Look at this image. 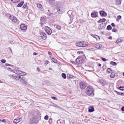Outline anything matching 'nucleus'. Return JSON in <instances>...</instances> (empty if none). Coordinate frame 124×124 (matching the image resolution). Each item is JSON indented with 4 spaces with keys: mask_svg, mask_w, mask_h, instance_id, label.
Listing matches in <instances>:
<instances>
[{
    "mask_svg": "<svg viewBox=\"0 0 124 124\" xmlns=\"http://www.w3.org/2000/svg\"><path fill=\"white\" fill-rule=\"evenodd\" d=\"M21 29L23 30H25L27 29L26 26L24 24H21L20 25Z\"/></svg>",
    "mask_w": 124,
    "mask_h": 124,
    "instance_id": "10",
    "label": "nucleus"
},
{
    "mask_svg": "<svg viewBox=\"0 0 124 124\" xmlns=\"http://www.w3.org/2000/svg\"><path fill=\"white\" fill-rule=\"evenodd\" d=\"M123 39L120 38H119L117 39L115 43L116 44H119L121 43L123 41Z\"/></svg>",
    "mask_w": 124,
    "mask_h": 124,
    "instance_id": "12",
    "label": "nucleus"
},
{
    "mask_svg": "<svg viewBox=\"0 0 124 124\" xmlns=\"http://www.w3.org/2000/svg\"><path fill=\"white\" fill-rule=\"evenodd\" d=\"M47 1H49L50 3L51 2H52L53 1V0H47Z\"/></svg>",
    "mask_w": 124,
    "mask_h": 124,
    "instance_id": "49",
    "label": "nucleus"
},
{
    "mask_svg": "<svg viewBox=\"0 0 124 124\" xmlns=\"http://www.w3.org/2000/svg\"><path fill=\"white\" fill-rule=\"evenodd\" d=\"M43 18H42V17H41V19H40V20H42V19Z\"/></svg>",
    "mask_w": 124,
    "mask_h": 124,
    "instance_id": "59",
    "label": "nucleus"
},
{
    "mask_svg": "<svg viewBox=\"0 0 124 124\" xmlns=\"http://www.w3.org/2000/svg\"><path fill=\"white\" fill-rule=\"evenodd\" d=\"M37 6L39 8H42V6L41 5L39 4H37Z\"/></svg>",
    "mask_w": 124,
    "mask_h": 124,
    "instance_id": "30",
    "label": "nucleus"
},
{
    "mask_svg": "<svg viewBox=\"0 0 124 124\" xmlns=\"http://www.w3.org/2000/svg\"><path fill=\"white\" fill-rule=\"evenodd\" d=\"M111 25L114 28H115L116 27V25H115L113 23H112L111 24Z\"/></svg>",
    "mask_w": 124,
    "mask_h": 124,
    "instance_id": "42",
    "label": "nucleus"
},
{
    "mask_svg": "<svg viewBox=\"0 0 124 124\" xmlns=\"http://www.w3.org/2000/svg\"><path fill=\"white\" fill-rule=\"evenodd\" d=\"M110 64L114 66H116L117 65V63L115 62L111 61L110 62Z\"/></svg>",
    "mask_w": 124,
    "mask_h": 124,
    "instance_id": "19",
    "label": "nucleus"
},
{
    "mask_svg": "<svg viewBox=\"0 0 124 124\" xmlns=\"http://www.w3.org/2000/svg\"><path fill=\"white\" fill-rule=\"evenodd\" d=\"M37 70L38 71H40V69L39 67L37 68Z\"/></svg>",
    "mask_w": 124,
    "mask_h": 124,
    "instance_id": "50",
    "label": "nucleus"
},
{
    "mask_svg": "<svg viewBox=\"0 0 124 124\" xmlns=\"http://www.w3.org/2000/svg\"><path fill=\"white\" fill-rule=\"evenodd\" d=\"M5 65L6 66H12V65H10V64L6 63L5 64Z\"/></svg>",
    "mask_w": 124,
    "mask_h": 124,
    "instance_id": "40",
    "label": "nucleus"
},
{
    "mask_svg": "<svg viewBox=\"0 0 124 124\" xmlns=\"http://www.w3.org/2000/svg\"><path fill=\"white\" fill-rule=\"evenodd\" d=\"M73 13V11L71 10H70L68 11L67 13L69 14V16H71Z\"/></svg>",
    "mask_w": 124,
    "mask_h": 124,
    "instance_id": "21",
    "label": "nucleus"
},
{
    "mask_svg": "<svg viewBox=\"0 0 124 124\" xmlns=\"http://www.w3.org/2000/svg\"><path fill=\"white\" fill-rule=\"evenodd\" d=\"M76 46L79 47H83L88 45V43L84 41L77 42L76 43Z\"/></svg>",
    "mask_w": 124,
    "mask_h": 124,
    "instance_id": "2",
    "label": "nucleus"
},
{
    "mask_svg": "<svg viewBox=\"0 0 124 124\" xmlns=\"http://www.w3.org/2000/svg\"><path fill=\"white\" fill-rule=\"evenodd\" d=\"M48 116L46 115L44 117V119L46 120H47L48 119Z\"/></svg>",
    "mask_w": 124,
    "mask_h": 124,
    "instance_id": "39",
    "label": "nucleus"
},
{
    "mask_svg": "<svg viewBox=\"0 0 124 124\" xmlns=\"http://www.w3.org/2000/svg\"><path fill=\"white\" fill-rule=\"evenodd\" d=\"M17 77H16V80H18L21 78V77L20 76L18 75H17Z\"/></svg>",
    "mask_w": 124,
    "mask_h": 124,
    "instance_id": "34",
    "label": "nucleus"
},
{
    "mask_svg": "<svg viewBox=\"0 0 124 124\" xmlns=\"http://www.w3.org/2000/svg\"><path fill=\"white\" fill-rule=\"evenodd\" d=\"M48 54L49 55H52V53H51V52H49V51H48Z\"/></svg>",
    "mask_w": 124,
    "mask_h": 124,
    "instance_id": "47",
    "label": "nucleus"
},
{
    "mask_svg": "<svg viewBox=\"0 0 124 124\" xmlns=\"http://www.w3.org/2000/svg\"><path fill=\"white\" fill-rule=\"evenodd\" d=\"M122 95H124V93H122Z\"/></svg>",
    "mask_w": 124,
    "mask_h": 124,
    "instance_id": "58",
    "label": "nucleus"
},
{
    "mask_svg": "<svg viewBox=\"0 0 124 124\" xmlns=\"http://www.w3.org/2000/svg\"><path fill=\"white\" fill-rule=\"evenodd\" d=\"M57 10L59 13H62L63 12L61 10V9L60 8H58L57 9Z\"/></svg>",
    "mask_w": 124,
    "mask_h": 124,
    "instance_id": "26",
    "label": "nucleus"
},
{
    "mask_svg": "<svg viewBox=\"0 0 124 124\" xmlns=\"http://www.w3.org/2000/svg\"><path fill=\"white\" fill-rule=\"evenodd\" d=\"M24 6H25V7H24V6H23V7H24V8H26V6H25V5H24Z\"/></svg>",
    "mask_w": 124,
    "mask_h": 124,
    "instance_id": "57",
    "label": "nucleus"
},
{
    "mask_svg": "<svg viewBox=\"0 0 124 124\" xmlns=\"http://www.w3.org/2000/svg\"><path fill=\"white\" fill-rule=\"evenodd\" d=\"M0 61L3 63H4L6 62V60L4 59H2L0 60Z\"/></svg>",
    "mask_w": 124,
    "mask_h": 124,
    "instance_id": "38",
    "label": "nucleus"
},
{
    "mask_svg": "<svg viewBox=\"0 0 124 124\" xmlns=\"http://www.w3.org/2000/svg\"><path fill=\"white\" fill-rule=\"evenodd\" d=\"M96 39H97V38H99V36H97V35H96Z\"/></svg>",
    "mask_w": 124,
    "mask_h": 124,
    "instance_id": "53",
    "label": "nucleus"
},
{
    "mask_svg": "<svg viewBox=\"0 0 124 124\" xmlns=\"http://www.w3.org/2000/svg\"><path fill=\"white\" fill-rule=\"evenodd\" d=\"M98 66H101V64L100 63H99Z\"/></svg>",
    "mask_w": 124,
    "mask_h": 124,
    "instance_id": "55",
    "label": "nucleus"
},
{
    "mask_svg": "<svg viewBox=\"0 0 124 124\" xmlns=\"http://www.w3.org/2000/svg\"><path fill=\"white\" fill-rule=\"evenodd\" d=\"M106 19L105 18H103L99 20L98 22L99 23H101L105 22Z\"/></svg>",
    "mask_w": 124,
    "mask_h": 124,
    "instance_id": "16",
    "label": "nucleus"
},
{
    "mask_svg": "<svg viewBox=\"0 0 124 124\" xmlns=\"http://www.w3.org/2000/svg\"><path fill=\"white\" fill-rule=\"evenodd\" d=\"M13 42V41L12 40H10V41H9L8 42L10 44H12Z\"/></svg>",
    "mask_w": 124,
    "mask_h": 124,
    "instance_id": "46",
    "label": "nucleus"
},
{
    "mask_svg": "<svg viewBox=\"0 0 124 124\" xmlns=\"http://www.w3.org/2000/svg\"><path fill=\"white\" fill-rule=\"evenodd\" d=\"M0 121L2 122L5 123L6 122H7V120L5 119H1V121Z\"/></svg>",
    "mask_w": 124,
    "mask_h": 124,
    "instance_id": "31",
    "label": "nucleus"
},
{
    "mask_svg": "<svg viewBox=\"0 0 124 124\" xmlns=\"http://www.w3.org/2000/svg\"><path fill=\"white\" fill-rule=\"evenodd\" d=\"M45 30L46 31L48 35H50L51 34L52 32V30L49 27L46 26L45 27Z\"/></svg>",
    "mask_w": 124,
    "mask_h": 124,
    "instance_id": "5",
    "label": "nucleus"
},
{
    "mask_svg": "<svg viewBox=\"0 0 124 124\" xmlns=\"http://www.w3.org/2000/svg\"><path fill=\"white\" fill-rule=\"evenodd\" d=\"M22 119V117H17L14 120L13 122L17 124L21 121Z\"/></svg>",
    "mask_w": 124,
    "mask_h": 124,
    "instance_id": "6",
    "label": "nucleus"
},
{
    "mask_svg": "<svg viewBox=\"0 0 124 124\" xmlns=\"http://www.w3.org/2000/svg\"><path fill=\"white\" fill-rule=\"evenodd\" d=\"M23 3V1L21 2L17 5V6L18 7H21L22 6Z\"/></svg>",
    "mask_w": 124,
    "mask_h": 124,
    "instance_id": "18",
    "label": "nucleus"
},
{
    "mask_svg": "<svg viewBox=\"0 0 124 124\" xmlns=\"http://www.w3.org/2000/svg\"><path fill=\"white\" fill-rule=\"evenodd\" d=\"M77 53L79 54H82L83 53V52L82 51H78L77 52Z\"/></svg>",
    "mask_w": 124,
    "mask_h": 124,
    "instance_id": "36",
    "label": "nucleus"
},
{
    "mask_svg": "<svg viewBox=\"0 0 124 124\" xmlns=\"http://www.w3.org/2000/svg\"><path fill=\"white\" fill-rule=\"evenodd\" d=\"M79 85L81 89H84L86 86V83L84 81L81 82Z\"/></svg>",
    "mask_w": 124,
    "mask_h": 124,
    "instance_id": "4",
    "label": "nucleus"
},
{
    "mask_svg": "<svg viewBox=\"0 0 124 124\" xmlns=\"http://www.w3.org/2000/svg\"><path fill=\"white\" fill-rule=\"evenodd\" d=\"M20 81L21 82H22L23 84H26V82L25 81V79L23 78L22 79H21L20 80Z\"/></svg>",
    "mask_w": 124,
    "mask_h": 124,
    "instance_id": "20",
    "label": "nucleus"
},
{
    "mask_svg": "<svg viewBox=\"0 0 124 124\" xmlns=\"http://www.w3.org/2000/svg\"><path fill=\"white\" fill-rule=\"evenodd\" d=\"M91 16L92 17H96L98 16V13L97 12H93L91 13Z\"/></svg>",
    "mask_w": 124,
    "mask_h": 124,
    "instance_id": "8",
    "label": "nucleus"
},
{
    "mask_svg": "<svg viewBox=\"0 0 124 124\" xmlns=\"http://www.w3.org/2000/svg\"><path fill=\"white\" fill-rule=\"evenodd\" d=\"M71 63L72 64H75V62H74L71 61Z\"/></svg>",
    "mask_w": 124,
    "mask_h": 124,
    "instance_id": "52",
    "label": "nucleus"
},
{
    "mask_svg": "<svg viewBox=\"0 0 124 124\" xmlns=\"http://www.w3.org/2000/svg\"><path fill=\"white\" fill-rule=\"evenodd\" d=\"M20 0H11V1L13 3H17Z\"/></svg>",
    "mask_w": 124,
    "mask_h": 124,
    "instance_id": "32",
    "label": "nucleus"
},
{
    "mask_svg": "<svg viewBox=\"0 0 124 124\" xmlns=\"http://www.w3.org/2000/svg\"><path fill=\"white\" fill-rule=\"evenodd\" d=\"M40 37L41 38L43 39H46V34H45L44 32H41L40 33Z\"/></svg>",
    "mask_w": 124,
    "mask_h": 124,
    "instance_id": "11",
    "label": "nucleus"
},
{
    "mask_svg": "<svg viewBox=\"0 0 124 124\" xmlns=\"http://www.w3.org/2000/svg\"><path fill=\"white\" fill-rule=\"evenodd\" d=\"M120 89V90L123 91L124 90V86H120V87L118 88Z\"/></svg>",
    "mask_w": 124,
    "mask_h": 124,
    "instance_id": "29",
    "label": "nucleus"
},
{
    "mask_svg": "<svg viewBox=\"0 0 124 124\" xmlns=\"http://www.w3.org/2000/svg\"><path fill=\"white\" fill-rule=\"evenodd\" d=\"M121 16H117V18L116 19V20L117 21H119V20L121 18Z\"/></svg>",
    "mask_w": 124,
    "mask_h": 124,
    "instance_id": "28",
    "label": "nucleus"
},
{
    "mask_svg": "<svg viewBox=\"0 0 124 124\" xmlns=\"http://www.w3.org/2000/svg\"><path fill=\"white\" fill-rule=\"evenodd\" d=\"M100 15L102 16H106V13L103 11H101L100 12Z\"/></svg>",
    "mask_w": 124,
    "mask_h": 124,
    "instance_id": "14",
    "label": "nucleus"
},
{
    "mask_svg": "<svg viewBox=\"0 0 124 124\" xmlns=\"http://www.w3.org/2000/svg\"><path fill=\"white\" fill-rule=\"evenodd\" d=\"M115 92L116 93L120 95H122V93H120L119 92H118L117 91H115Z\"/></svg>",
    "mask_w": 124,
    "mask_h": 124,
    "instance_id": "37",
    "label": "nucleus"
},
{
    "mask_svg": "<svg viewBox=\"0 0 124 124\" xmlns=\"http://www.w3.org/2000/svg\"><path fill=\"white\" fill-rule=\"evenodd\" d=\"M112 37L111 36H110V37H108V38L109 39H112Z\"/></svg>",
    "mask_w": 124,
    "mask_h": 124,
    "instance_id": "54",
    "label": "nucleus"
},
{
    "mask_svg": "<svg viewBox=\"0 0 124 124\" xmlns=\"http://www.w3.org/2000/svg\"><path fill=\"white\" fill-rule=\"evenodd\" d=\"M13 71L14 73L19 76H23L26 75V73L25 72L18 70H14Z\"/></svg>",
    "mask_w": 124,
    "mask_h": 124,
    "instance_id": "3",
    "label": "nucleus"
},
{
    "mask_svg": "<svg viewBox=\"0 0 124 124\" xmlns=\"http://www.w3.org/2000/svg\"><path fill=\"white\" fill-rule=\"evenodd\" d=\"M54 27L55 28H56L58 30H60L61 29V27L58 25H54Z\"/></svg>",
    "mask_w": 124,
    "mask_h": 124,
    "instance_id": "17",
    "label": "nucleus"
},
{
    "mask_svg": "<svg viewBox=\"0 0 124 124\" xmlns=\"http://www.w3.org/2000/svg\"><path fill=\"white\" fill-rule=\"evenodd\" d=\"M115 74L112 72L110 75V77L111 78H113L115 77Z\"/></svg>",
    "mask_w": 124,
    "mask_h": 124,
    "instance_id": "23",
    "label": "nucleus"
},
{
    "mask_svg": "<svg viewBox=\"0 0 124 124\" xmlns=\"http://www.w3.org/2000/svg\"><path fill=\"white\" fill-rule=\"evenodd\" d=\"M51 98L52 99L54 100H57V99L55 97H52Z\"/></svg>",
    "mask_w": 124,
    "mask_h": 124,
    "instance_id": "44",
    "label": "nucleus"
},
{
    "mask_svg": "<svg viewBox=\"0 0 124 124\" xmlns=\"http://www.w3.org/2000/svg\"><path fill=\"white\" fill-rule=\"evenodd\" d=\"M94 46L95 47L98 49L100 48L101 47V45L98 43L95 44L94 45Z\"/></svg>",
    "mask_w": 124,
    "mask_h": 124,
    "instance_id": "13",
    "label": "nucleus"
},
{
    "mask_svg": "<svg viewBox=\"0 0 124 124\" xmlns=\"http://www.w3.org/2000/svg\"><path fill=\"white\" fill-rule=\"evenodd\" d=\"M116 29L114 28L112 30V31L113 32H116Z\"/></svg>",
    "mask_w": 124,
    "mask_h": 124,
    "instance_id": "43",
    "label": "nucleus"
},
{
    "mask_svg": "<svg viewBox=\"0 0 124 124\" xmlns=\"http://www.w3.org/2000/svg\"><path fill=\"white\" fill-rule=\"evenodd\" d=\"M9 19L13 22L16 23L17 21V19L16 17L12 15L10 16Z\"/></svg>",
    "mask_w": 124,
    "mask_h": 124,
    "instance_id": "7",
    "label": "nucleus"
},
{
    "mask_svg": "<svg viewBox=\"0 0 124 124\" xmlns=\"http://www.w3.org/2000/svg\"><path fill=\"white\" fill-rule=\"evenodd\" d=\"M11 52L12 53V50L11 49Z\"/></svg>",
    "mask_w": 124,
    "mask_h": 124,
    "instance_id": "63",
    "label": "nucleus"
},
{
    "mask_svg": "<svg viewBox=\"0 0 124 124\" xmlns=\"http://www.w3.org/2000/svg\"><path fill=\"white\" fill-rule=\"evenodd\" d=\"M62 76L64 79H65L66 78V74L64 73H62Z\"/></svg>",
    "mask_w": 124,
    "mask_h": 124,
    "instance_id": "27",
    "label": "nucleus"
},
{
    "mask_svg": "<svg viewBox=\"0 0 124 124\" xmlns=\"http://www.w3.org/2000/svg\"><path fill=\"white\" fill-rule=\"evenodd\" d=\"M8 68L9 69H11V68Z\"/></svg>",
    "mask_w": 124,
    "mask_h": 124,
    "instance_id": "62",
    "label": "nucleus"
},
{
    "mask_svg": "<svg viewBox=\"0 0 124 124\" xmlns=\"http://www.w3.org/2000/svg\"><path fill=\"white\" fill-rule=\"evenodd\" d=\"M107 28L108 30H110L111 29L112 27L111 25H109L107 26Z\"/></svg>",
    "mask_w": 124,
    "mask_h": 124,
    "instance_id": "25",
    "label": "nucleus"
},
{
    "mask_svg": "<svg viewBox=\"0 0 124 124\" xmlns=\"http://www.w3.org/2000/svg\"><path fill=\"white\" fill-rule=\"evenodd\" d=\"M67 79H69L70 78H71V76L69 74L67 76Z\"/></svg>",
    "mask_w": 124,
    "mask_h": 124,
    "instance_id": "35",
    "label": "nucleus"
},
{
    "mask_svg": "<svg viewBox=\"0 0 124 124\" xmlns=\"http://www.w3.org/2000/svg\"><path fill=\"white\" fill-rule=\"evenodd\" d=\"M17 75H12L11 77L15 79L16 80V77H17Z\"/></svg>",
    "mask_w": 124,
    "mask_h": 124,
    "instance_id": "24",
    "label": "nucleus"
},
{
    "mask_svg": "<svg viewBox=\"0 0 124 124\" xmlns=\"http://www.w3.org/2000/svg\"><path fill=\"white\" fill-rule=\"evenodd\" d=\"M123 75L124 76V72L123 73Z\"/></svg>",
    "mask_w": 124,
    "mask_h": 124,
    "instance_id": "61",
    "label": "nucleus"
},
{
    "mask_svg": "<svg viewBox=\"0 0 124 124\" xmlns=\"http://www.w3.org/2000/svg\"><path fill=\"white\" fill-rule=\"evenodd\" d=\"M77 63H81L82 62L83 60L82 58H78L76 60Z\"/></svg>",
    "mask_w": 124,
    "mask_h": 124,
    "instance_id": "9",
    "label": "nucleus"
},
{
    "mask_svg": "<svg viewBox=\"0 0 124 124\" xmlns=\"http://www.w3.org/2000/svg\"><path fill=\"white\" fill-rule=\"evenodd\" d=\"M48 11H49V10H48Z\"/></svg>",
    "mask_w": 124,
    "mask_h": 124,
    "instance_id": "64",
    "label": "nucleus"
},
{
    "mask_svg": "<svg viewBox=\"0 0 124 124\" xmlns=\"http://www.w3.org/2000/svg\"><path fill=\"white\" fill-rule=\"evenodd\" d=\"M112 70H111L110 68H108L107 69V71L109 73H110L112 72Z\"/></svg>",
    "mask_w": 124,
    "mask_h": 124,
    "instance_id": "33",
    "label": "nucleus"
},
{
    "mask_svg": "<svg viewBox=\"0 0 124 124\" xmlns=\"http://www.w3.org/2000/svg\"><path fill=\"white\" fill-rule=\"evenodd\" d=\"M101 59L103 61L105 62L106 61V59L104 58L101 57Z\"/></svg>",
    "mask_w": 124,
    "mask_h": 124,
    "instance_id": "41",
    "label": "nucleus"
},
{
    "mask_svg": "<svg viewBox=\"0 0 124 124\" xmlns=\"http://www.w3.org/2000/svg\"><path fill=\"white\" fill-rule=\"evenodd\" d=\"M94 108L93 107H90L88 109V111L90 112H92L94 111Z\"/></svg>",
    "mask_w": 124,
    "mask_h": 124,
    "instance_id": "15",
    "label": "nucleus"
},
{
    "mask_svg": "<svg viewBox=\"0 0 124 124\" xmlns=\"http://www.w3.org/2000/svg\"><path fill=\"white\" fill-rule=\"evenodd\" d=\"M51 59L53 61V62L55 63H56L57 62V61L55 58L53 57L52 59L51 58Z\"/></svg>",
    "mask_w": 124,
    "mask_h": 124,
    "instance_id": "22",
    "label": "nucleus"
},
{
    "mask_svg": "<svg viewBox=\"0 0 124 124\" xmlns=\"http://www.w3.org/2000/svg\"><path fill=\"white\" fill-rule=\"evenodd\" d=\"M119 0V2H120V3H119V4H120L121 2V1H120V0Z\"/></svg>",
    "mask_w": 124,
    "mask_h": 124,
    "instance_id": "60",
    "label": "nucleus"
},
{
    "mask_svg": "<svg viewBox=\"0 0 124 124\" xmlns=\"http://www.w3.org/2000/svg\"><path fill=\"white\" fill-rule=\"evenodd\" d=\"M33 54L34 55H37V54H38L36 53H35V52H34L33 53Z\"/></svg>",
    "mask_w": 124,
    "mask_h": 124,
    "instance_id": "51",
    "label": "nucleus"
},
{
    "mask_svg": "<svg viewBox=\"0 0 124 124\" xmlns=\"http://www.w3.org/2000/svg\"><path fill=\"white\" fill-rule=\"evenodd\" d=\"M93 91L94 90L92 87L88 86L86 88L85 92L87 95L90 96L93 93Z\"/></svg>",
    "mask_w": 124,
    "mask_h": 124,
    "instance_id": "1",
    "label": "nucleus"
},
{
    "mask_svg": "<svg viewBox=\"0 0 124 124\" xmlns=\"http://www.w3.org/2000/svg\"><path fill=\"white\" fill-rule=\"evenodd\" d=\"M49 62V61L47 60L45 61V64L47 65V64H48V63Z\"/></svg>",
    "mask_w": 124,
    "mask_h": 124,
    "instance_id": "45",
    "label": "nucleus"
},
{
    "mask_svg": "<svg viewBox=\"0 0 124 124\" xmlns=\"http://www.w3.org/2000/svg\"><path fill=\"white\" fill-rule=\"evenodd\" d=\"M49 70H52V69L51 68H49Z\"/></svg>",
    "mask_w": 124,
    "mask_h": 124,
    "instance_id": "56",
    "label": "nucleus"
},
{
    "mask_svg": "<svg viewBox=\"0 0 124 124\" xmlns=\"http://www.w3.org/2000/svg\"><path fill=\"white\" fill-rule=\"evenodd\" d=\"M121 110L122 111H124V106L122 107V108H121Z\"/></svg>",
    "mask_w": 124,
    "mask_h": 124,
    "instance_id": "48",
    "label": "nucleus"
}]
</instances>
